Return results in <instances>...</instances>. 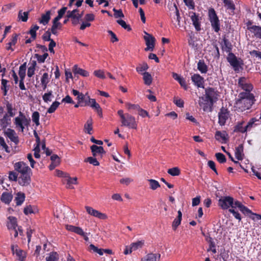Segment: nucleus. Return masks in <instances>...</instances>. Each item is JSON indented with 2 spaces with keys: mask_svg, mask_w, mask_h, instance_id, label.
Instances as JSON below:
<instances>
[{
  "mask_svg": "<svg viewBox=\"0 0 261 261\" xmlns=\"http://www.w3.org/2000/svg\"><path fill=\"white\" fill-rule=\"evenodd\" d=\"M5 133L7 137H8L11 141L15 143L16 144L18 142V138L16 136V134L14 130L11 128H8Z\"/></svg>",
  "mask_w": 261,
  "mask_h": 261,
  "instance_id": "obj_21",
  "label": "nucleus"
},
{
  "mask_svg": "<svg viewBox=\"0 0 261 261\" xmlns=\"http://www.w3.org/2000/svg\"><path fill=\"white\" fill-rule=\"evenodd\" d=\"M147 180L149 183V188L150 189L155 190L158 188L160 187V185L157 180L153 179H149Z\"/></svg>",
  "mask_w": 261,
  "mask_h": 261,
  "instance_id": "obj_46",
  "label": "nucleus"
},
{
  "mask_svg": "<svg viewBox=\"0 0 261 261\" xmlns=\"http://www.w3.org/2000/svg\"><path fill=\"white\" fill-rule=\"evenodd\" d=\"M227 60L235 71H239L240 68L239 61L233 53L228 54Z\"/></svg>",
  "mask_w": 261,
  "mask_h": 261,
  "instance_id": "obj_12",
  "label": "nucleus"
},
{
  "mask_svg": "<svg viewBox=\"0 0 261 261\" xmlns=\"http://www.w3.org/2000/svg\"><path fill=\"white\" fill-rule=\"evenodd\" d=\"M8 81L5 79L2 80V86L1 89L4 92V95H6L7 93V91L8 90V86L7 84Z\"/></svg>",
  "mask_w": 261,
  "mask_h": 261,
  "instance_id": "obj_56",
  "label": "nucleus"
},
{
  "mask_svg": "<svg viewBox=\"0 0 261 261\" xmlns=\"http://www.w3.org/2000/svg\"><path fill=\"white\" fill-rule=\"evenodd\" d=\"M238 97L234 107L240 112L249 109L255 101L253 94L249 92H241Z\"/></svg>",
  "mask_w": 261,
  "mask_h": 261,
  "instance_id": "obj_1",
  "label": "nucleus"
},
{
  "mask_svg": "<svg viewBox=\"0 0 261 261\" xmlns=\"http://www.w3.org/2000/svg\"><path fill=\"white\" fill-rule=\"evenodd\" d=\"M208 16L212 28L215 32H218L220 30V22L217 14L213 8L208 9Z\"/></svg>",
  "mask_w": 261,
  "mask_h": 261,
  "instance_id": "obj_3",
  "label": "nucleus"
},
{
  "mask_svg": "<svg viewBox=\"0 0 261 261\" xmlns=\"http://www.w3.org/2000/svg\"><path fill=\"white\" fill-rule=\"evenodd\" d=\"M64 183L66 185H76L77 184V178L73 177L71 178L68 176V174L67 176H65V178L64 180Z\"/></svg>",
  "mask_w": 261,
  "mask_h": 261,
  "instance_id": "obj_48",
  "label": "nucleus"
},
{
  "mask_svg": "<svg viewBox=\"0 0 261 261\" xmlns=\"http://www.w3.org/2000/svg\"><path fill=\"white\" fill-rule=\"evenodd\" d=\"M216 158L217 160V161L220 163H224L226 162V159L225 158V156L222 153H216L215 154Z\"/></svg>",
  "mask_w": 261,
  "mask_h": 261,
  "instance_id": "obj_60",
  "label": "nucleus"
},
{
  "mask_svg": "<svg viewBox=\"0 0 261 261\" xmlns=\"http://www.w3.org/2000/svg\"><path fill=\"white\" fill-rule=\"evenodd\" d=\"M257 120L255 118H253L249 120L247 124L246 125V129H247V131H250L252 128L256 125L255 122Z\"/></svg>",
  "mask_w": 261,
  "mask_h": 261,
  "instance_id": "obj_55",
  "label": "nucleus"
},
{
  "mask_svg": "<svg viewBox=\"0 0 261 261\" xmlns=\"http://www.w3.org/2000/svg\"><path fill=\"white\" fill-rule=\"evenodd\" d=\"M190 17L192 21L193 24L195 27V30L197 31L201 30V24L200 20L201 17L199 16V14H196L195 12H191L190 13Z\"/></svg>",
  "mask_w": 261,
  "mask_h": 261,
  "instance_id": "obj_15",
  "label": "nucleus"
},
{
  "mask_svg": "<svg viewBox=\"0 0 261 261\" xmlns=\"http://www.w3.org/2000/svg\"><path fill=\"white\" fill-rule=\"evenodd\" d=\"M206 241L209 244V248L207 249V251H211L213 253H216L217 252V250L216 249V245L215 242L213 241V239L210 236H207L206 238Z\"/></svg>",
  "mask_w": 261,
  "mask_h": 261,
  "instance_id": "obj_31",
  "label": "nucleus"
},
{
  "mask_svg": "<svg viewBox=\"0 0 261 261\" xmlns=\"http://www.w3.org/2000/svg\"><path fill=\"white\" fill-rule=\"evenodd\" d=\"M204 96L214 103L218 99V93L214 88L209 87L205 89Z\"/></svg>",
  "mask_w": 261,
  "mask_h": 261,
  "instance_id": "obj_11",
  "label": "nucleus"
},
{
  "mask_svg": "<svg viewBox=\"0 0 261 261\" xmlns=\"http://www.w3.org/2000/svg\"><path fill=\"white\" fill-rule=\"evenodd\" d=\"M73 72L74 74H78L84 77H87L89 75V72L81 68H79L77 65H75L73 67Z\"/></svg>",
  "mask_w": 261,
  "mask_h": 261,
  "instance_id": "obj_32",
  "label": "nucleus"
},
{
  "mask_svg": "<svg viewBox=\"0 0 261 261\" xmlns=\"http://www.w3.org/2000/svg\"><path fill=\"white\" fill-rule=\"evenodd\" d=\"M221 47L223 51L228 53V54L231 53L232 50V45L231 43L225 37H224L222 40Z\"/></svg>",
  "mask_w": 261,
  "mask_h": 261,
  "instance_id": "obj_23",
  "label": "nucleus"
},
{
  "mask_svg": "<svg viewBox=\"0 0 261 261\" xmlns=\"http://www.w3.org/2000/svg\"><path fill=\"white\" fill-rule=\"evenodd\" d=\"M160 257L159 253H149L142 258L141 261H159Z\"/></svg>",
  "mask_w": 261,
  "mask_h": 261,
  "instance_id": "obj_25",
  "label": "nucleus"
},
{
  "mask_svg": "<svg viewBox=\"0 0 261 261\" xmlns=\"http://www.w3.org/2000/svg\"><path fill=\"white\" fill-rule=\"evenodd\" d=\"M30 119L21 111L19 112L18 116L14 119V124L15 128L23 133L25 127H28L30 124Z\"/></svg>",
  "mask_w": 261,
  "mask_h": 261,
  "instance_id": "obj_2",
  "label": "nucleus"
},
{
  "mask_svg": "<svg viewBox=\"0 0 261 261\" xmlns=\"http://www.w3.org/2000/svg\"><path fill=\"white\" fill-rule=\"evenodd\" d=\"M59 259V256L56 252H52L49 254V255L46 257V261H57Z\"/></svg>",
  "mask_w": 261,
  "mask_h": 261,
  "instance_id": "obj_50",
  "label": "nucleus"
},
{
  "mask_svg": "<svg viewBox=\"0 0 261 261\" xmlns=\"http://www.w3.org/2000/svg\"><path fill=\"white\" fill-rule=\"evenodd\" d=\"M99 159H98L97 157H94L93 156L92 157H88L85 160V162H89L90 164L97 166L99 165V163L98 161V160Z\"/></svg>",
  "mask_w": 261,
  "mask_h": 261,
  "instance_id": "obj_52",
  "label": "nucleus"
},
{
  "mask_svg": "<svg viewBox=\"0 0 261 261\" xmlns=\"http://www.w3.org/2000/svg\"><path fill=\"white\" fill-rule=\"evenodd\" d=\"M233 198L230 196L221 197L218 201V205L223 210H227L233 205Z\"/></svg>",
  "mask_w": 261,
  "mask_h": 261,
  "instance_id": "obj_7",
  "label": "nucleus"
},
{
  "mask_svg": "<svg viewBox=\"0 0 261 261\" xmlns=\"http://www.w3.org/2000/svg\"><path fill=\"white\" fill-rule=\"evenodd\" d=\"M89 249L94 252L97 253L100 255H102L103 254V249H99L93 244L90 245Z\"/></svg>",
  "mask_w": 261,
  "mask_h": 261,
  "instance_id": "obj_57",
  "label": "nucleus"
},
{
  "mask_svg": "<svg viewBox=\"0 0 261 261\" xmlns=\"http://www.w3.org/2000/svg\"><path fill=\"white\" fill-rule=\"evenodd\" d=\"M87 96H88L87 94L84 95L83 93H80V94L77 96V99L78 100L79 103L85 104V100H88Z\"/></svg>",
  "mask_w": 261,
  "mask_h": 261,
  "instance_id": "obj_63",
  "label": "nucleus"
},
{
  "mask_svg": "<svg viewBox=\"0 0 261 261\" xmlns=\"http://www.w3.org/2000/svg\"><path fill=\"white\" fill-rule=\"evenodd\" d=\"M238 85L245 92H249L253 90V86L249 80L245 77H241L238 80Z\"/></svg>",
  "mask_w": 261,
  "mask_h": 261,
  "instance_id": "obj_6",
  "label": "nucleus"
},
{
  "mask_svg": "<svg viewBox=\"0 0 261 261\" xmlns=\"http://www.w3.org/2000/svg\"><path fill=\"white\" fill-rule=\"evenodd\" d=\"M54 95L51 90L48 91L47 93H44L42 96L43 100L46 103L51 101Z\"/></svg>",
  "mask_w": 261,
  "mask_h": 261,
  "instance_id": "obj_45",
  "label": "nucleus"
},
{
  "mask_svg": "<svg viewBox=\"0 0 261 261\" xmlns=\"http://www.w3.org/2000/svg\"><path fill=\"white\" fill-rule=\"evenodd\" d=\"M11 124V117L8 116V114H5L3 118L0 119V127L2 129H5Z\"/></svg>",
  "mask_w": 261,
  "mask_h": 261,
  "instance_id": "obj_20",
  "label": "nucleus"
},
{
  "mask_svg": "<svg viewBox=\"0 0 261 261\" xmlns=\"http://www.w3.org/2000/svg\"><path fill=\"white\" fill-rule=\"evenodd\" d=\"M248 30L252 33L254 36L259 39H261V27L253 25L249 27L248 25Z\"/></svg>",
  "mask_w": 261,
  "mask_h": 261,
  "instance_id": "obj_22",
  "label": "nucleus"
},
{
  "mask_svg": "<svg viewBox=\"0 0 261 261\" xmlns=\"http://www.w3.org/2000/svg\"><path fill=\"white\" fill-rule=\"evenodd\" d=\"M13 198L12 195L8 192H4L2 196L1 199L2 202L6 204H9L12 200Z\"/></svg>",
  "mask_w": 261,
  "mask_h": 261,
  "instance_id": "obj_36",
  "label": "nucleus"
},
{
  "mask_svg": "<svg viewBox=\"0 0 261 261\" xmlns=\"http://www.w3.org/2000/svg\"><path fill=\"white\" fill-rule=\"evenodd\" d=\"M67 8L66 7H62L61 9L58 11V15L55 18L60 20L64 15L65 14L67 11Z\"/></svg>",
  "mask_w": 261,
  "mask_h": 261,
  "instance_id": "obj_58",
  "label": "nucleus"
},
{
  "mask_svg": "<svg viewBox=\"0 0 261 261\" xmlns=\"http://www.w3.org/2000/svg\"><path fill=\"white\" fill-rule=\"evenodd\" d=\"M235 156L238 160L241 161L244 159L243 145L240 144L235 149Z\"/></svg>",
  "mask_w": 261,
  "mask_h": 261,
  "instance_id": "obj_26",
  "label": "nucleus"
},
{
  "mask_svg": "<svg viewBox=\"0 0 261 261\" xmlns=\"http://www.w3.org/2000/svg\"><path fill=\"white\" fill-rule=\"evenodd\" d=\"M18 74L20 79H24L26 74V63L21 65L19 67Z\"/></svg>",
  "mask_w": 261,
  "mask_h": 261,
  "instance_id": "obj_44",
  "label": "nucleus"
},
{
  "mask_svg": "<svg viewBox=\"0 0 261 261\" xmlns=\"http://www.w3.org/2000/svg\"><path fill=\"white\" fill-rule=\"evenodd\" d=\"M218 123L221 126L224 125L228 118V111L226 109H221L218 114Z\"/></svg>",
  "mask_w": 261,
  "mask_h": 261,
  "instance_id": "obj_17",
  "label": "nucleus"
},
{
  "mask_svg": "<svg viewBox=\"0 0 261 261\" xmlns=\"http://www.w3.org/2000/svg\"><path fill=\"white\" fill-rule=\"evenodd\" d=\"M19 184L22 186H27L31 182V176L29 173L20 175L18 178Z\"/></svg>",
  "mask_w": 261,
  "mask_h": 261,
  "instance_id": "obj_18",
  "label": "nucleus"
},
{
  "mask_svg": "<svg viewBox=\"0 0 261 261\" xmlns=\"http://www.w3.org/2000/svg\"><path fill=\"white\" fill-rule=\"evenodd\" d=\"M92 119L90 118L84 125L85 132L89 135H91L92 133Z\"/></svg>",
  "mask_w": 261,
  "mask_h": 261,
  "instance_id": "obj_38",
  "label": "nucleus"
},
{
  "mask_svg": "<svg viewBox=\"0 0 261 261\" xmlns=\"http://www.w3.org/2000/svg\"><path fill=\"white\" fill-rule=\"evenodd\" d=\"M60 105V103L57 101L53 102L50 107L48 109L47 113L51 114L55 112Z\"/></svg>",
  "mask_w": 261,
  "mask_h": 261,
  "instance_id": "obj_49",
  "label": "nucleus"
},
{
  "mask_svg": "<svg viewBox=\"0 0 261 261\" xmlns=\"http://www.w3.org/2000/svg\"><path fill=\"white\" fill-rule=\"evenodd\" d=\"M66 18L72 19V23L73 25H76L79 23L80 20L82 17V15L80 14H67Z\"/></svg>",
  "mask_w": 261,
  "mask_h": 261,
  "instance_id": "obj_37",
  "label": "nucleus"
},
{
  "mask_svg": "<svg viewBox=\"0 0 261 261\" xmlns=\"http://www.w3.org/2000/svg\"><path fill=\"white\" fill-rule=\"evenodd\" d=\"M9 221L7 223L8 228L11 230L12 229H15L17 227V219L13 216L8 217Z\"/></svg>",
  "mask_w": 261,
  "mask_h": 261,
  "instance_id": "obj_28",
  "label": "nucleus"
},
{
  "mask_svg": "<svg viewBox=\"0 0 261 261\" xmlns=\"http://www.w3.org/2000/svg\"><path fill=\"white\" fill-rule=\"evenodd\" d=\"M18 36V35L17 34H13L10 41L6 44V48L7 50H11V51L14 50V48H12V46H14L16 44Z\"/></svg>",
  "mask_w": 261,
  "mask_h": 261,
  "instance_id": "obj_24",
  "label": "nucleus"
},
{
  "mask_svg": "<svg viewBox=\"0 0 261 261\" xmlns=\"http://www.w3.org/2000/svg\"><path fill=\"white\" fill-rule=\"evenodd\" d=\"M11 251L13 254H15L18 261H24L27 257L26 252L19 248L17 245H12L11 246Z\"/></svg>",
  "mask_w": 261,
  "mask_h": 261,
  "instance_id": "obj_9",
  "label": "nucleus"
},
{
  "mask_svg": "<svg viewBox=\"0 0 261 261\" xmlns=\"http://www.w3.org/2000/svg\"><path fill=\"white\" fill-rule=\"evenodd\" d=\"M148 68V66L146 63H143L140 64L137 68L136 70L138 72L141 73L143 71H146Z\"/></svg>",
  "mask_w": 261,
  "mask_h": 261,
  "instance_id": "obj_61",
  "label": "nucleus"
},
{
  "mask_svg": "<svg viewBox=\"0 0 261 261\" xmlns=\"http://www.w3.org/2000/svg\"><path fill=\"white\" fill-rule=\"evenodd\" d=\"M25 199V195L21 192H18L16 196L15 197L14 200L16 202L17 205H20L24 202Z\"/></svg>",
  "mask_w": 261,
  "mask_h": 261,
  "instance_id": "obj_39",
  "label": "nucleus"
},
{
  "mask_svg": "<svg viewBox=\"0 0 261 261\" xmlns=\"http://www.w3.org/2000/svg\"><path fill=\"white\" fill-rule=\"evenodd\" d=\"M144 244L143 241H140L132 243L129 247H130L132 251H136L139 248H141Z\"/></svg>",
  "mask_w": 261,
  "mask_h": 261,
  "instance_id": "obj_47",
  "label": "nucleus"
},
{
  "mask_svg": "<svg viewBox=\"0 0 261 261\" xmlns=\"http://www.w3.org/2000/svg\"><path fill=\"white\" fill-rule=\"evenodd\" d=\"M85 208L87 212L92 216L95 217L101 220H106L108 218V216L106 214L102 213L90 206H85Z\"/></svg>",
  "mask_w": 261,
  "mask_h": 261,
  "instance_id": "obj_13",
  "label": "nucleus"
},
{
  "mask_svg": "<svg viewBox=\"0 0 261 261\" xmlns=\"http://www.w3.org/2000/svg\"><path fill=\"white\" fill-rule=\"evenodd\" d=\"M39 27L37 25H34L32 26L29 32V33L31 35L32 39L33 40H35L36 38V31L39 29Z\"/></svg>",
  "mask_w": 261,
  "mask_h": 261,
  "instance_id": "obj_53",
  "label": "nucleus"
},
{
  "mask_svg": "<svg viewBox=\"0 0 261 261\" xmlns=\"http://www.w3.org/2000/svg\"><path fill=\"white\" fill-rule=\"evenodd\" d=\"M87 100H85L84 105H81V107L89 106L92 109L95 110L98 115L100 116H102V110L99 105L96 102L95 99L90 98L89 96H87Z\"/></svg>",
  "mask_w": 261,
  "mask_h": 261,
  "instance_id": "obj_8",
  "label": "nucleus"
},
{
  "mask_svg": "<svg viewBox=\"0 0 261 261\" xmlns=\"http://www.w3.org/2000/svg\"><path fill=\"white\" fill-rule=\"evenodd\" d=\"M197 69L201 73H206L208 67L203 60H200L197 63Z\"/></svg>",
  "mask_w": 261,
  "mask_h": 261,
  "instance_id": "obj_35",
  "label": "nucleus"
},
{
  "mask_svg": "<svg viewBox=\"0 0 261 261\" xmlns=\"http://www.w3.org/2000/svg\"><path fill=\"white\" fill-rule=\"evenodd\" d=\"M14 167L15 170L19 173L20 175L29 173L31 171L30 167L23 162L16 163L14 165Z\"/></svg>",
  "mask_w": 261,
  "mask_h": 261,
  "instance_id": "obj_10",
  "label": "nucleus"
},
{
  "mask_svg": "<svg viewBox=\"0 0 261 261\" xmlns=\"http://www.w3.org/2000/svg\"><path fill=\"white\" fill-rule=\"evenodd\" d=\"M29 12H23L20 10L18 14V19L22 22H26L28 19Z\"/></svg>",
  "mask_w": 261,
  "mask_h": 261,
  "instance_id": "obj_43",
  "label": "nucleus"
},
{
  "mask_svg": "<svg viewBox=\"0 0 261 261\" xmlns=\"http://www.w3.org/2000/svg\"><path fill=\"white\" fill-rule=\"evenodd\" d=\"M51 75L49 76L48 73H44L41 78V83L43 89L45 90L47 88V84L49 82Z\"/></svg>",
  "mask_w": 261,
  "mask_h": 261,
  "instance_id": "obj_33",
  "label": "nucleus"
},
{
  "mask_svg": "<svg viewBox=\"0 0 261 261\" xmlns=\"http://www.w3.org/2000/svg\"><path fill=\"white\" fill-rule=\"evenodd\" d=\"M121 125L130 128L137 129L138 123L135 118L128 113L121 120Z\"/></svg>",
  "mask_w": 261,
  "mask_h": 261,
  "instance_id": "obj_4",
  "label": "nucleus"
},
{
  "mask_svg": "<svg viewBox=\"0 0 261 261\" xmlns=\"http://www.w3.org/2000/svg\"><path fill=\"white\" fill-rule=\"evenodd\" d=\"M191 80L198 88H204V79L199 74H194L191 77Z\"/></svg>",
  "mask_w": 261,
  "mask_h": 261,
  "instance_id": "obj_19",
  "label": "nucleus"
},
{
  "mask_svg": "<svg viewBox=\"0 0 261 261\" xmlns=\"http://www.w3.org/2000/svg\"><path fill=\"white\" fill-rule=\"evenodd\" d=\"M224 6L226 7L227 9L234 10V5L231 0H222Z\"/></svg>",
  "mask_w": 261,
  "mask_h": 261,
  "instance_id": "obj_62",
  "label": "nucleus"
},
{
  "mask_svg": "<svg viewBox=\"0 0 261 261\" xmlns=\"http://www.w3.org/2000/svg\"><path fill=\"white\" fill-rule=\"evenodd\" d=\"M50 11L49 10L46 12L45 14L41 15V18L39 20V22L45 25L47 24L50 19Z\"/></svg>",
  "mask_w": 261,
  "mask_h": 261,
  "instance_id": "obj_30",
  "label": "nucleus"
},
{
  "mask_svg": "<svg viewBox=\"0 0 261 261\" xmlns=\"http://www.w3.org/2000/svg\"><path fill=\"white\" fill-rule=\"evenodd\" d=\"M182 217V213L180 211H178V216L174 219L172 223L173 229L175 230L176 228L180 225Z\"/></svg>",
  "mask_w": 261,
  "mask_h": 261,
  "instance_id": "obj_41",
  "label": "nucleus"
},
{
  "mask_svg": "<svg viewBox=\"0 0 261 261\" xmlns=\"http://www.w3.org/2000/svg\"><path fill=\"white\" fill-rule=\"evenodd\" d=\"M244 122L243 121L239 122L237 124L234 126V132L241 133H245L247 132L246 129V126H244Z\"/></svg>",
  "mask_w": 261,
  "mask_h": 261,
  "instance_id": "obj_34",
  "label": "nucleus"
},
{
  "mask_svg": "<svg viewBox=\"0 0 261 261\" xmlns=\"http://www.w3.org/2000/svg\"><path fill=\"white\" fill-rule=\"evenodd\" d=\"M66 229L70 231L73 232L80 236L84 235L85 232L80 227H77L71 225H66Z\"/></svg>",
  "mask_w": 261,
  "mask_h": 261,
  "instance_id": "obj_27",
  "label": "nucleus"
},
{
  "mask_svg": "<svg viewBox=\"0 0 261 261\" xmlns=\"http://www.w3.org/2000/svg\"><path fill=\"white\" fill-rule=\"evenodd\" d=\"M198 103L200 107L204 112H211L214 103L206 98L205 96L199 98Z\"/></svg>",
  "mask_w": 261,
  "mask_h": 261,
  "instance_id": "obj_5",
  "label": "nucleus"
},
{
  "mask_svg": "<svg viewBox=\"0 0 261 261\" xmlns=\"http://www.w3.org/2000/svg\"><path fill=\"white\" fill-rule=\"evenodd\" d=\"M32 120L35 123L36 126H38L40 124L39 118L40 115L39 112L36 111L32 114Z\"/></svg>",
  "mask_w": 261,
  "mask_h": 261,
  "instance_id": "obj_54",
  "label": "nucleus"
},
{
  "mask_svg": "<svg viewBox=\"0 0 261 261\" xmlns=\"http://www.w3.org/2000/svg\"><path fill=\"white\" fill-rule=\"evenodd\" d=\"M168 173L173 176H178L180 173V170L179 168L176 167L169 169L167 171Z\"/></svg>",
  "mask_w": 261,
  "mask_h": 261,
  "instance_id": "obj_51",
  "label": "nucleus"
},
{
  "mask_svg": "<svg viewBox=\"0 0 261 261\" xmlns=\"http://www.w3.org/2000/svg\"><path fill=\"white\" fill-rule=\"evenodd\" d=\"M6 106L7 113H6L5 114H8V116H9L11 117H13L15 115V114L14 112V108L13 107V105L11 103L7 101V102L6 103Z\"/></svg>",
  "mask_w": 261,
  "mask_h": 261,
  "instance_id": "obj_40",
  "label": "nucleus"
},
{
  "mask_svg": "<svg viewBox=\"0 0 261 261\" xmlns=\"http://www.w3.org/2000/svg\"><path fill=\"white\" fill-rule=\"evenodd\" d=\"M126 107L129 110H132L134 111H137L139 110L140 107L139 105L137 104H132L130 103H126Z\"/></svg>",
  "mask_w": 261,
  "mask_h": 261,
  "instance_id": "obj_59",
  "label": "nucleus"
},
{
  "mask_svg": "<svg viewBox=\"0 0 261 261\" xmlns=\"http://www.w3.org/2000/svg\"><path fill=\"white\" fill-rule=\"evenodd\" d=\"M145 35L144 36V39L145 41L146 45L147 47L145 50L146 51L151 50H152L154 47L155 38L149 34L144 32Z\"/></svg>",
  "mask_w": 261,
  "mask_h": 261,
  "instance_id": "obj_14",
  "label": "nucleus"
},
{
  "mask_svg": "<svg viewBox=\"0 0 261 261\" xmlns=\"http://www.w3.org/2000/svg\"><path fill=\"white\" fill-rule=\"evenodd\" d=\"M227 134L225 132H221L220 131H217L215 133V138L217 140L225 143L227 140Z\"/></svg>",
  "mask_w": 261,
  "mask_h": 261,
  "instance_id": "obj_29",
  "label": "nucleus"
},
{
  "mask_svg": "<svg viewBox=\"0 0 261 261\" xmlns=\"http://www.w3.org/2000/svg\"><path fill=\"white\" fill-rule=\"evenodd\" d=\"M143 79L144 84L146 85H150L152 83V79L151 74L147 72H144L142 73Z\"/></svg>",
  "mask_w": 261,
  "mask_h": 261,
  "instance_id": "obj_42",
  "label": "nucleus"
},
{
  "mask_svg": "<svg viewBox=\"0 0 261 261\" xmlns=\"http://www.w3.org/2000/svg\"><path fill=\"white\" fill-rule=\"evenodd\" d=\"M113 10L114 12V16L116 18H123L124 17V15L122 12V10H117L116 9L114 8Z\"/></svg>",
  "mask_w": 261,
  "mask_h": 261,
  "instance_id": "obj_64",
  "label": "nucleus"
},
{
  "mask_svg": "<svg viewBox=\"0 0 261 261\" xmlns=\"http://www.w3.org/2000/svg\"><path fill=\"white\" fill-rule=\"evenodd\" d=\"M92 155L94 157H97L100 159L102 157L103 154L106 153L103 148L102 146H98L96 145H93L90 147Z\"/></svg>",
  "mask_w": 261,
  "mask_h": 261,
  "instance_id": "obj_16",
  "label": "nucleus"
}]
</instances>
